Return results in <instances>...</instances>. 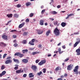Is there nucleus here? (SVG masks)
Here are the masks:
<instances>
[{"instance_id":"obj_8","label":"nucleus","mask_w":80,"mask_h":80,"mask_svg":"<svg viewBox=\"0 0 80 80\" xmlns=\"http://www.w3.org/2000/svg\"><path fill=\"white\" fill-rule=\"evenodd\" d=\"M2 38L4 40H8V36L6 35H3L2 36Z\"/></svg>"},{"instance_id":"obj_36","label":"nucleus","mask_w":80,"mask_h":80,"mask_svg":"<svg viewBox=\"0 0 80 80\" xmlns=\"http://www.w3.org/2000/svg\"><path fill=\"white\" fill-rule=\"evenodd\" d=\"M12 22V20H10L6 24V25H8V24H9V23H11V22Z\"/></svg>"},{"instance_id":"obj_29","label":"nucleus","mask_w":80,"mask_h":80,"mask_svg":"<svg viewBox=\"0 0 80 80\" xmlns=\"http://www.w3.org/2000/svg\"><path fill=\"white\" fill-rule=\"evenodd\" d=\"M54 24L55 25H57V26H58V25H59V24H58V22L57 21L54 22Z\"/></svg>"},{"instance_id":"obj_56","label":"nucleus","mask_w":80,"mask_h":80,"mask_svg":"<svg viewBox=\"0 0 80 80\" xmlns=\"http://www.w3.org/2000/svg\"><path fill=\"white\" fill-rule=\"evenodd\" d=\"M62 48H64V49H65V48H66V47H65V46H62Z\"/></svg>"},{"instance_id":"obj_55","label":"nucleus","mask_w":80,"mask_h":80,"mask_svg":"<svg viewBox=\"0 0 80 80\" xmlns=\"http://www.w3.org/2000/svg\"><path fill=\"white\" fill-rule=\"evenodd\" d=\"M61 6L60 5H58L57 6V7L58 8H60L61 7Z\"/></svg>"},{"instance_id":"obj_7","label":"nucleus","mask_w":80,"mask_h":80,"mask_svg":"<svg viewBox=\"0 0 80 80\" xmlns=\"http://www.w3.org/2000/svg\"><path fill=\"white\" fill-rule=\"evenodd\" d=\"M37 33L38 34V35H41V34H42L43 31H42V30L40 29H37L36 30Z\"/></svg>"},{"instance_id":"obj_13","label":"nucleus","mask_w":80,"mask_h":80,"mask_svg":"<svg viewBox=\"0 0 80 80\" xmlns=\"http://www.w3.org/2000/svg\"><path fill=\"white\" fill-rule=\"evenodd\" d=\"M23 72V70L20 69L16 71V73H22Z\"/></svg>"},{"instance_id":"obj_47","label":"nucleus","mask_w":80,"mask_h":80,"mask_svg":"<svg viewBox=\"0 0 80 80\" xmlns=\"http://www.w3.org/2000/svg\"><path fill=\"white\" fill-rule=\"evenodd\" d=\"M74 15L72 13L70 14L69 15H68V16L69 17H71V16H72V15Z\"/></svg>"},{"instance_id":"obj_27","label":"nucleus","mask_w":80,"mask_h":80,"mask_svg":"<svg viewBox=\"0 0 80 80\" xmlns=\"http://www.w3.org/2000/svg\"><path fill=\"white\" fill-rule=\"evenodd\" d=\"M28 32H24L23 33V36H26L27 35H28Z\"/></svg>"},{"instance_id":"obj_51","label":"nucleus","mask_w":80,"mask_h":80,"mask_svg":"<svg viewBox=\"0 0 80 80\" xmlns=\"http://www.w3.org/2000/svg\"><path fill=\"white\" fill-rule=\"evenodd\" d=\"M57 80H63V79L61 78H58L57 79Z\"/></svg>"},{"instance_id":"obj_62","label":"nucleus","mask_w":80,"mask_h":80,"mask_svg":"<svg viewBox=\"0 0 80 80\" xmlns=\"http://www.w3.org/2000/svg\"><path fill=\"white\" fill-rule=\"evenodd\" d=\"M63 52V51H60L59 52V54H61V53H62Z\"/></svg>"},{"instance_id":"obj_41","label":"nucleus","mask_w":80,"mask_h":80,"mask_svg":"<svg viewBox=\"0 0 80 80\" xmlns=\"http://www.w3.org/2000/svg\"><path fill=\"white\" fill-rule=\"evenodd\" d=\"M18 66L15 67L14 68V69H15L16 70H18Z\"/></svg>"},{"instance_id":"obj_58","label":"nucleus","mask_w":80,"mask_h":80,"mask_svg":"<svg viewBox=\"0 0 80 80\" xmlns=\"http://www.w3.org/2000/svg\"><path fill=\"white\" fill-rule=\"evenodd\" d=\"M60 77L61 78H64V76H63V75H62L60 76Z\"/></svg>"},{"instance_id":"obj_33","label":"nucleus","mask_w":80,"mask_h":80,"mask_svg":"<svg viewBox=\"0 0 80 80\" xmlns=\"http://www.w3.org/2000/svg\"><path fill=\"white\" fill-rule=\"evenodd\" d=\"M45 12V9H43V10H42L41 12V14L42 15H43V13H44V12Z\"/></svg>"},{"instance_id":"obj_35","label":"nucleus","mask_w":80,"mask_h":80,"mask_svg":"<svg viewBox=\"0 0 80 80\" xmlns=\"http://www.w3.org/2000/svg\"><path fill=\"white\" fill-rule=\"evenodd\" d=\"M42 73V72L41 71L40 72H38L37 74L38 75H40Z\"/></svg>"},{"instance_id":"obj_46","label":"nucleus","mask_w":80,"mask_h":80,"mask_svg":"<svg viewBox=\"0 0 80 80\" xmlns=\"http://www.w3.org/2000/svg\"><path fill=\"white\" fill-rule=\"evenodd\" d=\"M74 35H78V34H79V32H74Z\"/></svg>"},{"instance_id":"obj_49","label":"nucleus","mask_w":80,"mask_h":80,"mask_svg":"<svg viewBox=\"0 0 80 80\" xmlns=\"http://www.w3.org/2000/svg\"><path fill=\"white\" fill-rule=\"evenodd\" d=\"M11 32H17V30H12L11 31Z\"/></svg>"},{"instance_id":"obj_6","label":"nucleus","mask_w":80,"mask_h":80,"mask_svg":"<svg viewBox=\"0 0 80 80\" xmlns=\"http://www.w3.org/2000/svg\"><path fill=\"white\" fill-rule=\"evenodd\" d=\"M12 60L11 59H8L5 61V64H8V63H12Z\"/></svg>"},{"instance_id":"obj_43","label":"nucleus","mask_w":80,"mask_h":80,"mask_svg":"<svg viewBox=\"0 0 80 80\" xmlns=\"http://www.w3.org/2000/svg\"><path fill=\"white\" fill-rule=\"evenodd\" d=\"M5 69V67L3 66H2L1 67V69L2 70H3V69Z\"/></svg>"},{"instance_id":"obj_28","label":"nucleus","mask_w":80,"mask_h":80,"mask_svg":"<svg viewBox=\"0 0 80 80\" xmlns=\"http://www.w3.org/2000/svg\"><path fill=\"white\" fill-rule=\"evenodd\" d=\"M38 53H39V52H34L32 53V55H36V54H37Z\"/></svg>"},{"instance_id":"obj_39","label":"nucleus","mask_w":80,"mask_h":80,"mask_svg":"<svg viewBox=\"0 0 80 80\" xmlns=\"http://www.w3.org/2000/svg\"><path fill=\"white\" fill-rule=\"evenodd\" d=\"M17 7L18 8H20V7H21V5L19 4H18L17 5Z\"/></svg>"},{"instance_id":"obj_60","label":"nucleus","mask_w":80,"mask_h":80,"mask_svg":"<svg viewBox=\"0 0 80 80\" xmlns=\"http://www.w3.org/2000/svg\"><path fill=\"white\" fill-rule=\"evenodd\" d=\"M68 75L67 74L65 73V74L64 75V77H67Z\"/></svg>"},{"instance_id":"obj_16","label":"nucleus","mask_w":80,"mask_h":80,"mask_svg":"<svg viewBox=\"0 0 80 80\" xmlns=\"http://www.w3.org/2000/svg\"><path fill=\"white\" fill-rule=\"evenodd\" d=\"M39 24L41 25H43V23L44 22V20H41L39 21Z\"/></svg>"},{"instance_id":"obj_1","label":"nucleus","mask_w":80,"mask_h":80,"mask_svg":"<svg viewBox=\"0 0 80 80\" xmlns=\"http://www.w3.org/2000/svg\"><path fill=\"white\" fill-rule=\"evenodd\" d=\"M54 33L56 36H59L60 32V30L59 29H58L57 27H56L55 30H54Z\"/></svg>"},{"instance_id":"obj_5","label":"nucleus","mask_w":80,"mask_h":80,"mask_svg":"<svg viewBox=\"0 0 80 80\" xmlns=\"http://www.w3.org/2000/svg\"><path fill=\"white\" fill-rule=\"evenodd\" d=\"M35 41V39H33L31 40V41H30L29 42V44H30L31 45H34L35 44L33 43H34V42Z\"/></svg>"},{"instance_id":"obj_32","label":"nucleus","mask_w":80,"mask_h":80,"mask_svg":"<svg viewBox=\"0 0 80 80\" xmlns=\"http://www.w3.org/2000/svg\"><path fill=\"white\" fill-rule=\"evenodd\" d=\"M2 73L3 75H5V73H6V71H3Z\"/></svg>"},{"instance_id":"obj_42","label":"nucleus","mask_w":80,"mask_h":80,"mask_svg":"<svg viewBox=\"0 0 80 80\" xmlns=\"http://www.w3.org/2000/svg\"><path fill=\"white\" fill-rule=\"evenodd\" d=\"M46 72V69L45 68H44L43 69V72L44 73H45Z\"/></svg>"},{"instance_id":"obj_52","label":"nucleus","mask_w":80,"mask_h":80,"mask_svg":"<svg viewBox=\"0 0 80 80\" xmlns=\"http://www.w3.org/2000/svg\"><path fill=\"white\" fill-rule=\"evenodd\" d=\"M27 77V74H25L23 75V77Z\"/></svg>"},{"instance_id":"obj_23","label":"nucleus","mask_w":80,"mask_h":80,"mask_svg":"<svg viewBox=\"0 0 80 80\" xmlns=\"http://www.w3.org/2000/svg\"><path fill=\"white\" fill-rule=\"evenodd\" d=\"M22 53H23V54H24L25 53V52H26V53L28 52V49L23 50H22Z\"/></svg>"},{"instance_id":"obj_37","label":"nucleus","mask_w":80,"mask_h":80,"mask_svg":"<svg viewBox=\"0 0 80 80\" xmlns=\"http://www.w3.org/2000/svg\"><path fill=\"white\" fill-rule=\"evenodd\" d=\"M69 60V58H66V59L64 60V62H67V61H68V60Z\"/></svg>"},{"instance_id":"obj_34","label":"nucleus","mask_w":80,"mask_h":80,"mask_svg":"<svg viewBox=\"0 0 80 80\" xmlns=\"http://www.w3.org/2000/svg\"><path fill=\"white\" fill-rule=\"evenodd\" d=\"M33 16V13H31L29 14V17H32Z\"/></svg>"},{"instance_id":"obj_18","label":"nucleus","mask_w":80,"mask_h":80,"mask_svg":"<svg viewBox=\"0 0 80 80\" xmlns=\"http://www.w3.org/2000/svg\"><path fill=\"white\" fill-rule=\"evenodd\" d=\"M51 13L52 15H56V14H57V12L55 11H52L51 12Z\"/></svg>"},{"instance_id":"obj_15","label":"nucleus","mask_w":80,"mask_h":80,"mask_svg":"<svg viewBox=\"0 0 80 80\" xmlns=\"http://www.w3.org/2000/svg\"><path fill=\"white\" fill-rule=\"evenodd\" d=\"M24 25H25V23H23L20 25H19L18 26V28H21L22 27H23V26H24Z\"/></svg>"},{"instance_id":"obj_21","label":"nucleus","mask_w":80,"mask_h":80,"mask_svg":"<svg viewBox=\"0 0 80 80\" xmlns=\"http://www.w3.org/2000/svg\"><path fill=\"white\" fill-rule=\"evenodd\" d=\"M13 60L14 62H17V63H19V61L18 59H16L15 58H13Z\"/></svg>"},{"instance_id":"obj_25","label":"nucleus","mask_w":80,"mask_h":80,"mask_svg":"<svg viewBox=\"0 0 80 80\" xmlns=\"http://www.w3.org/2000/svg\"><path fill=\"white\" fill-rule=\"evenodd\" d=\"M14 17L15 18H18L19 17V15L17 14H14Z\"/></svg>"},{"instance_id":"obj_17","label":"nucleus","mask_w":80,"mask_h":80,"mask_svg":"<svg viewBox=\"0 0 80 80\" xmlns=\"http://www.w3.org/2000/svg\"><path fill=\"white\" fill-rule=\"evenodd\" d=\"M12 16H13V14H8L7 15V17H8V18H12Z\"/></svg>"},{"instance_id":"obj_57","label":"nucleus","mask_w":80,"mask_h":80,"mask_svg":"<svg viewBox=\"0 0 80 80\" xmlns=\"http://www.w3.org/2000/svg\"><path fill=\"white\" fill-rule=\"evenodd\" d=\"M50 19L51 21H53V20H54V19L53 18H50Z\"/></svg>"},{"instance_id":"obj_20","label":"nucleus","mask_w":80,"mask_h":80,"mask_svg":"<svg viewBox=\"0 0 80 80\" xmlns=\"http://www.w3.org/2000/svg\"><path fill=\"white\" fill-rule=\"evenodd\" d=\"M61 25L62 27H64L66 26V23L64 22H62L61 24Z\"/></svg>"},{"instance_id":"obj_50","label":"nucleus","mask_w":80,"mask_h":80,"mask_svg":"<svg viewBox=\"0 0 80 80\" xmlns=\"http://www.w3.org/2000/svg\"><path fill=\"white\" fill-rule=\"evenodd\" d=\"M26 20V22H29V21H30V20H29V19L28 18H27Z\"/></svg>"},{"instance_id":"obj_30","label":"nucleus","mask_w":80,"mask_h":80,"mask_svg":"<svg viewBox=\"0 0 80 80\" xmlns=\"http://www.w3.org/2000/svg\"><path fill=\"white\" fill-rule=\"evenodd\" d=\"M1 43L2 44L3 46V47H6V46H7V44L4 43V42H1Z\"/></svg>"},{"instance_id":"obj_26","label":"nucleus","mask_w":80,"mask_h":80,"mask_svg":"<svg viewBox=\"0 0 80 80\" xmlns=\"http://www.w3.org/2000/svg\"><path fill=\"white\" fill-rule=\"evenodd\" d=\"M26 5L28 7V6H29L30 5H31V3L30 2H28L26 3Z\"/></svg>"},{"instance_id":"obj_3","label":"nucleus","mask_w":80,"mask_h":80,"mask_svg":"<svg viewBox=\"0 0 80 80\" xmlns=\"http://www.w3.org/2000/svg\"><path fill=\"white\" fill-rule=\"evenodd\" d=\"M79 67L78 66H77L75 67V69H73L74 72H76L75 73L76 75H78V71H78Z\"/></svg>"},{"instance_id":"obj_59","label":"nucleus","mask_w":80,"mask_h":80,"mask_svg":"<svg viewBox=\"0 0 80 80\" xmlns=\"http://www.w3.org/2000/svg\"><path fill=\"white\" fill-rule=\"evenodd\" d=\"M39 47V48H42V45L41 44H39L38 46Z\"/></svg>"},{"instance_id":"obj_61","label":"nucleus","mask_w":80,"mask_h":80,"mask_svg":"<svg viewBox=\"0 0 80 80\" xmlns=\"http://www.w3.org/2000/svg\"><path fill=\"white\" fill-rule=\"evenodd\" d=\"M3 75L2 74V73L0 74V77H2Z\"/></svg>"},{"instance_id":"obj_38","label":"nucleus","mask_w":80,"mask_h":80,"mask_svg":"<svg viewBox=\"0 0 80 80\" xmlns=\"http://www.w3.org/2000/svg\"><path fill=\"white\" fill-rule=\"evenodd\" d=\"M14 46L15 47H17V46H18V44L17 43H15L14 44Z\"/></svg>"},{"instance_id":"obj_9","label":"nucleus","mask_w":80,"mask_h":80,"mask_svg":"<svg viewBox=\"0 0 80 80\" xmlns=\"http://www.w3.org/2000/svg\"><path fill=\"white\" fill-rule=\"evenodd\" d=\"M31 68L32 69V70H34V71H36L37 69V67L36 66L33 65L32 66Z\"/></svg>"},{"instance_id":"obj_12","label":"nucleus","mask_w":80,"mask_h":80,"mask_svg":"<svg viewBox=\"0 0 80 80\" xmlns=\"http://www.w3.org/2000/svg\"><path fill=\"white\" fill-rule=\"evenodd\" d=\"M22 61L23 63H27L28 62V60L26 59H23L22 60Z\"/></svg>"},{"instance_id":"obj_45","label":"nucleus","mask_w":80,"mask_h":80,"mask_svg":"<svg viewBox=\"0 0 80 80\" xmlns=\"http://www.w3.org/2000/svg\"><path fill=\"white\" fill-rule=\"evenodd\" d=\"M60 52H61V48H59L58 49V52L59 53Z\"/></svg>"},{"instance_id":"obj_14","label":"nucleus","mask_w":80,"mask_h":80,"mask_svg":"<svg viewBox=\"0 0 80 80\" xmlns=\"http://www.w3.org/2000/svg\"><path fill=\"white\" fill-rule=\"evenodd\" d=\"M72 66H71V64L69 65L67 67V70H72Z\"/></svg>"},{"instance_id":"obj_64","label":"nucleus","mask_w":80,"mask_h":80,"mask_svg":"<svg viewBox=\"0 0 80 80\" xmlns=\"http://www.w3.org/2000/svg\"><path fill=\"white\" fill-rule=\"evenodd\" d=\"M44 25L46 26H47V25H48V23H45Z\"/></svg>"},{"instance_id":"obj_11","label":"nucleus","mask_w":80,"mask_h":80,"mask_svg":"<svg viewBox=\"0 0 80 80\" xmlns=\"http://www.w3.org/2000/svg\"><path fill=\"white\" fill-rule=\"evenodd\" d=\"M80 42V40H79L77 42L75 43L74 45L73 48H75V47H76L77 46V45H78V44H79Z\"/></svg>"},{"instance_id":"obj_22","label":"nucleus","mask_w":80,"mask_h":80,"mask_svg":"<svg viewBox=\"0 0 80 80\" xmlns=\"http://www.w3.org/2000/svg\"><path fill=\"white\" fill-rule=\"evenodd\" d=\"M29 78H32L34 77V75H33V73H30L29 74Z\"/></svg>"},{"instance_id":"obj_53","label":"nucleus","mask_w":80,"mask_h":80,"mask_svg":"<svg viewBox=\"0 0 80 80\" xmlns=\"http://www.w3.org/2000/svg\"><path fill=\"white\" fill-rule=\"evenodd\" d=\"M34 50V48H29V50Z\"/></svg>"},{"instance_id":"obj_44","label":"nucleus","mask_w":80,"mask_h":80,"mask_svg":"<svg viewBox=\"0 0 80 80\" xmlns=\"http://www.w3.org/2000/svg\"><path fill=\"white\" fill-rule=\"evenodd\" d=\"M12 37H13V38H17V36L13 35L12 36Z\"/></svg>"},{"instance_id":"obj_54","label":"nucleus","mask_w":80,"mask_h":80,"mask_svg":"<svg viewBox=\"0 0 80 80\" xmlns=\"http://www.w3.org/2000/svg\"><path fill=\"white\" fill-rule=\"evenodd\" d=\"M10 58H11V57H8L7 58V60H8V59L10 60Z\"/></svg>"},{"instance_id":"obj_2","label":"nucleus","mask_w":80,"mask_h":80,"mask_svg":"<svg viewBox=\"0 0 80 80\" xmlns=\"http://www.w3.org/2000/svg\"><path fill=\"white\" fill-rule=\"evenodd\" d=\"M14 55L15 56H19V57H20V58H22V57H23V54H21L20 52L15 53L14 54Z\"/></svg>"},{"instance_id":"obj_10","label":"nucleus","mask_w":80,"mask_h":80,"mask_svg":"<svg viewBox=\"0 0 80 80\" xmlns=\"http://www.w3.org/2000/svg\"><path fill=\"white\" fill-rule=\"evenodd\" d=\"M76 53H77V55H80V48H78L76 51Z\"/></svg>"},{"instance_id":"obj_40","label":"nucleus","mask_w":80,"mask_h":80,"mask_svg":"<svg viewBox=\"0 0 80 80\" xmlns=\"http://www.w3.org/2000/svg\"><path fill=\"white\" fill-rule=\"evenodd\" d=\"M7 55V54H4L3 56V58H5L6 57V56Z\"/></svg>"},{"instance_id":"obj_19","label":"nucleus","mask_w":80,"mask_h":80,"mask_svg":"<svg viewBox=\"0 0 80 80\" xmlns=\"http://www.w3.org/2000/svg\"><path fill=\"white\" fill-rule=\"evenodd\" d=\"M61 69V68L60 66H58L55 68V70L56 71H58V70H60Z\"/></svg>"},{"instance_id":"obj_4","label":"nucleus","mask_w":80,"mask_h":80,"mask_svg":"<svg viewBox=\"0 0 80 80\" xmlns=\"http://www.w3.org/2000/svg\"><path fill=\"white\" fill-rule=\"evenodd\" d=\"M46 63V60H42L38 63V65H40V66H41V65H43L44 63Z\"/></svg>"},{"instance_id":"obj_31","label":"nucleus","mask_w":80,"mask_h":80,"mask_svg":"<svg viewBox=\"0 0 80 80\" xmlns=\"http://www.w3.org/2000/svg\"><path fill=\"white\" fill-rule=\"evenodd\" d=\"M22 43L23 44H26L27 43V41L26 40H23Z\"/></svg>"},{"instance_id":"obj_48","label":"nucleus","mask_w":80,"mask_h":80,"mask_svg":"<svg viewBox=\"0 0 80 80\" xmlns=\"http://www.w3.org/2000/svg\"><path fill=\"white\" fill-rule=\"evenodd\" d=\"M39 62V60H38L37 59V60H36V63H38Z\"/></svg>"},{"instance_id":"obj_24","label":"nucleus","mask_w":80,"mask_h":80,"mask_svg":"<svg viewBox=\"0 0 80 80\" xmlns=\"http://www.w3.org/2000/svg\"><path fill=\"white\" fill-rule=\"evenodd\" d=\"M50 30H49L47 32H46V34L47 36H48V35H49V34L50 33Z\"/></svg>"},{"instance_id":"obj_63","label":"nucleus","mask_w":80,"mask_h":80,"mask_svg":"<svg viewBox=\"0 0 80 80\" xmlns=\"http://www.w3.org/2000/svg\"><path fill=\"white\" fill-rule=\"evenodd\" d=\"M14 43H16L17 42V40L16 39H15L13 41Z\"/></svg>"}]
</instances>
